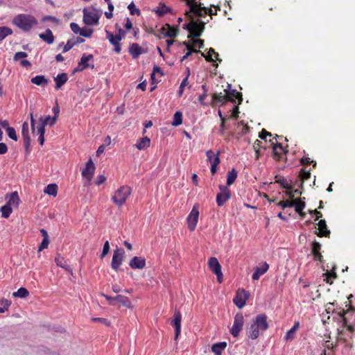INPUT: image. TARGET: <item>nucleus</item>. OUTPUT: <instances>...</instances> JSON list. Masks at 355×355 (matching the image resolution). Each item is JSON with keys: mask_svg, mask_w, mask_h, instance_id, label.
<instances>
[{"mask_svg": "<svg viewBox=\"0 0 355 355\" xmlns=\"http://www.w3.org/2000/svg\"><path fill=\"white\" fill-rule=\"evenodd\" d=\"M267 316L265 314H259L253 320L252 323L247 331V335L252 340L257 339L261 332L268 329Z\"/></svg>", "mask_w": 355, "mask_h": 355, "instance_id": "nucleus-1", "label": "nucleus"}, {"mask_svg": "<svg viewBox=\"0 0 355 355\" xmlns=\"http://www.w3.org/2000/svg\"><path fill=\"white\" fill-rule=\"evenodd\" d=\"M12 23L24 32L31 31L37 25V19L33 16L27 14L16 15L12 19Z\"/></svg>", "mask_w": 355, "mask_h": 355, "instance_id": "nucleus-2", "label": "nucleus"}, {"mask_svg": "<svg viewBox=\"0 0 355 355\" xmlns=\"http://www.w3.org/2000/svg\"><path fill=\"white\" fill-rule=\"evenodd\" d=\"M194 16L196 17L193 13H191L190 16H187L190 21L184 24L183 25V28L187 30L193 37H198L203 32L206 22L200 19L196 20L194 19Z\"/></svg>", "mask_w": 355, "mask_h": 355, "instance_id": "nucleus-3", "label": "nucleus"}, {"mask_svg": "<svg viewBox=\"0 0 355 355\" xmlns=\"http://www.w3.org/2000/svg\"><path fill=\"white\" fill-rule=\"evenodd\" d=\"M131 193L132 189L129 186H121L116 190L111 200L113 203L120 207L125 203L127 199L131 195Z\"/></svg>", "mask_w": 355, "mask_h": 355, "instance_id": "nucleus-4", "label": "nucleus"}, {"mask_svg": "<svg viewBox=\"0 0 355 355\" xmlns=\"http://www.w3.org/2000/svg\"><path fill=\"white\" fill-rule=\"evenodd\" d=\"M189 10L185 11L186 16H190L193 13L196 17H203L207 13V8L202 7L201 3L198 4L196 0H185Z\"/></svg>", "mask_w": 355, "mask_h": 355, "instance_id": "nucleus-5", "label": "nucleus"}, {"mask_svg": "<svg viewBox=\"0 0 355 355\" xmlns=\"http://www.w3.org/2000/svg\"><path fill=\"white\" fill-rule=\"evenodd\" d=\"M99 17L98 12L94 9L83 10V21L87 25H97Z\"/></svg>", "mask_w": 355, "mask_h": 355, "instance_id": "nucleus-6", "label": "nucleus"}, {"mask_svg": "<svg viewBox=\"0 0 355 355\" xmlns=\"http://www.w3.org/2000/svg\"><path fill=\"white\" fill-rule=\"evenodd\" d=\"M244 324V318L241 313H236L234 318L233 326L230 329L231 334L236 338L243 329Z\"/></svg>", "mask_w": 355, "mask_h": 355, "instance_id": "nucleus-7", "label": "nucleus"}, {"mask_svg": "<svg viewBox=\"0 0 355 355\" xmlns=\"http://www.w3.org/2000/svg\"><path fill=\"white\" fill-rule=\"evenodd\" d=\"M220 192L216 196V204L218 207H222L231 196L230 190L227 186L219 185Z\"/></svg>", "mask_w": 355, "mask_h": 355, "instance_id": "nucleus-8", "label": "nucleus"}, {"mask_svg": "<svg viewBox=\"0 0 355 355\" xmlns=\"http://www.w3.org/2000/svg\"><path fill=\"white\" fill-rule=\"evenodd\" d=\"M208 266L210 270L216 275L219 283L223 281V272L221 266L216 257H211L208 261Z\"/></svg>", "mask_w": 355, "mask_h": 355, "instance_id": "nucleus-9", "label": "nucleus"}, {"mask_svg": "<svg viewBox=\"0 0 355 355\" xmlns=\"http://www.w3.org/2000/svg\"><path fill=\"white\" fill-rule=\"evenodd\" d=\"M250 294L243 289H238L233 302L239 309H242L246 304Z\"/></svg>", "mask_w": 355, "mask_h": 355, "instance_id": "nucleus-10", "label": "nucleus"}, {"mask_svg": "<svg viewBox=\"0 0 355 355\" xmlns=\"http://www.w3.org/2000/svg\"><path fill=\"white\" fill-rule=\"evenodd\" d=\"M199 217V211L196 206H193L189 216H187V221L188 223V228L191 231H193L197 225Z\"/></svg>", "mask_w": 355, "mask_h": 355, "instance_id": "nucleus-11", "label": "nucleus"}, {"mask_svg": "<svg viewBox=\"0 0 355 355\" xmlns=\"http://www.w3.org/2000/svg\"><path fill=\"white\" fill-rule=\"evenodd\" d=\"M124 257V251L121 249H116L114 251L111 267L114 270H117L119 266L121 265L123 262V259Z\"/></svg>", "mask_w": 355, "mask_h": 355, "instance_id": "nucleus-12", "label": "nucleus"}, {"mask_svg": "<svg viewBox=\"0 0 355 355\" xmlns=\"http://www.w3.org/2000/svg\"><path fill=\"white\" fill-rule=\"evenodd\" d=\"M105 33L107 39L109 40L110 44H112L114 47V51L116 53H120L121 51L120 43L121 40H122L121 37L114 35L112 32L108 31H105Z\"/></svg>", "mask_w": 355, "mask_h": 355, "instance_id": "nucleus-13", "label": "nucleus"}, {"mask_svg": "<svg viewBox=\"0 0 355 355\" xmlns=\"http://www.w3.org/2000/svg\"><path fill=\"white\" fill-rule=\"evenodd\" d=\"M171 324L175 328V340H177L181 332L182 315L179 311L175 310Z\"/></svg>", "mask_w": 355, "mask_h": 355, "instance_id": "nucleus-14", "label": "nucleus"}, {"mask_svg": "<svg viewBox=\"0 0 355 355\" xmlns=\"http://www.w3.org/2000/svg\"><path fill=\"white\" fill-rule=\"evenodd\" d=\"M95 171V166L90 158L86 163L85 168L82 171V175L89 182L92 180Z\"/></svg>", "mask_w": 355, "mask_h": 355, "instance_id": "nucleus-15", "label": "nucleus"}, {"mask_svg": "<svg viewBox=\"0 0 355 355\" xmlns=\"http://www.w3.org/2000/svg\"><path fill=\"white\" fill-rule=\"evenodd\" d=\"M6 199L7 200V202L6 203V205L12 208L18 207L20 202V199L17 191L7 194L6 196Z\"/></svg>", "mask_w": 355, "mask_h": 355, "instance_id": "nucleus-16", "label": "nucleus"}, {"mask_svg": "<svg viewBox=\"0 0 355 355\" xmlns=\"http://www.w3.org/2000/svg\"><path fill=\"white\" fill-rule=\"evenodd\" d=\"M129 266L132 269H143L146 266V260L141 257H134L130 261Z\"/></svg>", "mask_w": 355, "mask_h": 355, "instance_id": "nucleus-17", "label": "nucleus"}, {"mask_svg": "<svg viewBox=\"0 0 355 355\" xmlns=\"http://www.w3.org/2000/svg\"><path fill=\"white\" fill-rule=\"evenodd\" d=\"M231 85H227V89H225L224 92L227 95V98L228 101H231L235 103L236 99H239L240 101H242L241 95L239 93L236 89H230Z\"/></svg>", "mask_w": 355, "mask_h": 355, "instance_id": "nucleus-18", "label": "nucleus"}, {"mask_svg": "<svg viewBox=\"0 0 355 355\" xmlns=\"http://www.w3.org/2000/svg\"><path fill=\"white\" fill-rule=\"evenodd\" d=\"M21 135L24 139V146L28 149L31 144V137L29 135L28 123L26 121H24L22 124Z\"/></svg>", "mask_w": 355, "mask_h": 355, "instance_id": "nucleus-19", "label": "nucleus"}, {"mask_svg": "<svg viewBox=\"0 0 355 355\" xmlns=\"http://www.w3.org/2000/svg\"><path fill=\"white\" fill-rule=\"evenodd\" d=\"M269 268V265L266 262H263L261 266L255 268L252 274V279L258 280L261 275L265 274Z\"/></svg>", "mask_w": 355, "mask_h": 355, "instance_id": "nucleus-20", "label": "nucleus"}, {"mask_svg": "<svg viewBox=\"0 0 355 355\" xmlns=\"http://www.w3.org/2000/svg\"><path fill=\"white\" fill-rule=\"evenodd\" d=\"M318 230L319 232L317 234L318 236H325L329 237L330 231L327 229V226L326 224V221L324 220H320L318 223Z\"/></svg>", "mask_w": 355, "mask_h": 355, "instance_id": "nucleus-21", "label": "nucleus"}, {"mask_svg": "<svg viewBox=\"0 0 355 355\" xmlns=\"http://www.w3.org/2000/svg\"><path fill=\"white\" fill-rule=\"evenodd\" d=\"M300 327V322L298 321L295 322L293 327L288 330L284 337V340L285 341H291L295 338V334L297 331L299 329Z\"/></svg>", "mask_w": 355, "mask_h": 355, "instance_id": "nucleus-22", "label": "nucleus"}, {"mask_svg": "<svg viewBox=\"0 0 355 355\" xmlns=\"http://www.w3.org/2000/svg\"><path fill=\"white\" fill-rule=\"evenodd\" d=\"M56 121L57 120H55V118H53L50 115H48L44 118L40 117L39 119L40 124L37 128H45V126L48 125L50 126H53L56 123Z\"/></svg>", "mask_w": 355, "mask_h": 355, "instance_id": "nucleus-23", "label": "nucleus"}, {"mask_svg": "<svg viewBox=\"0 0 355 355\" xmlns=\"http://www.w3.org/2000/svg\"><path fill=\"white\" fill-rule=\"evenodd\" d=\"M161 32L165 37H175L177 35L178 30L166 24L162 28Z\"/></svg>", "mask_w": 355, "mask_h": 355, "instance_id": "nucleus-24", "label": "nucleus"}, {"mask_svg": "<svg viewBox=\"0 0 355 355\" xmlns=\"http://www.w3.org/2000/svg\"><path fill=\"white\" fill-rule=\"evenodd\" d=\"M55 82V89H59L64 85L68 80V76L66 73H59L56 77H54Z\"/></svg>", "mask_w": 355, "mask_h": 355, "instance_id": "nucleus-25", "label": "nucleus"}, {"mask_svg": "<svg viewBox=\"0 0 355 355\" xmlns=\"http://www.w3.org/2000/svg\"><path fill=\"white\" fill-rule=\"evenodd\" d=\"M144 52L143 49L137 43L130 44L129 47V53L132 55L133 58H138Z\"/></svg>", "mask_w": 355, "mask_h": 355, "instance_id": "nucleus-26", "label": "nucleus"}, {"mask_svg": "<svg viewBox=\"0 0 355 355\" xmlns=\"http://www.w3.org/2000/svg\"><path fill=\"white\" fill-rule=\"evenodd\" d=\"M93 55L92 54H89V55H85L84 54L81 59H80V61L78 62V69L80 70V71H82L86 68H87L89 67V64L88 62L91 60H93Z\"/></svg>", "mask_w": 355, "mask_h": 355, "instance_id": "nucleus-27", "label": "nucleus"}, {"mask_svg": "<svg viewBox=\"0 0 355 355\" xmlns=\"http://www.w3.org/2000/svg\"><path fill=\"white\" fill-rule=\"evenodd\" d=\"M212 101L213 103L215 104H224L225 102L228 101L227 98L226 94H223L222 92L220 93H214L212 95Z\"/></svg>", "mask_w": 355, "mask_h": 355, "instance_id": "nucleus-28", "label": "nucleus"}, {"mask_svg": "<svg viewBox=\"0 0 355 355\" xmlns=\"http://www.w3.org/2000/svg\"><path fill=\"white\" fill-rule=\"evenodd\" d=\"M150 140L148 137L141 138L135 144V147L138 150H145L150 146Z\"/></svg>", "mask_w": 355, "mask_h": 355, "instance_id": "nucleus-29", "label": "nucleus"}, {"mask_svg": "<svg viewBox=\"0 0 355 355\" xmlns=\"http://www.w3.org/2000/svg\"><path fill=\"white\" fill-rule=\"evenodd\" d=\"M226 347V342L217 343L212 345L211 351L215 354V355H222V351L224 350Z\"/></svg>", "mask_w": 355, "mask_h": 355, "instance_id": "nucleus-30", "label": "nucleus"}, {"mask_svg": "<svg viewBox=\"0 0 355 355\" xmlns=\"http://www.w3.org/2000/svg\"><path fill=\"white\" fill-rule=\"evenodd\" d=\"M40 37L49 44L53 43L54 41V36L50 29H47L44 33H40Z\"/></svg>", "mask_w": 355, "mask_h": 355, "instance_id": "nucleus-31", "label": "nucleus"}, {"mask_svg": "<svg viewBox=\"0 0 355 355\" xmlns=\"http://www.w3.org/2000/svg\"><path fill=\"white\" fill-rule=\"evenodd\" d=\"M31 82L38 86H46L47 85L49 80L44 77V76H36L31 78Z\"/></svg>", "mask_w": 355, "mask_h": 355, "instance_id": "nucleus-32", "label": "nucleus"}, {"mask_svg": "<svg viewBox=\"0 0 355 355\" xmlns=\"http://www.w3.org/2000/svg\"><path fill=\"white\" fill-rule=\"evenodd\" d=\"M114 299H116L115 302L116 301L119 302V303L122 304L124 306H125L127 308L132 307L131 302L130 301L128 297H127L125 296H123L121 295H118L117 296H116L114 297Z\"/></svg>", "mask_w": 355, "mask_h": 355, "instance_id": "nucleus-33", "label": "nucleus"}, {"mask_svg": "<svg viewBox=\"0 0 355 355\" xmlns=\"http://www.w3.org/2000/svg\"><path fill=\"white\" fill-rule=\"evenodd\" d=\"M44 192L55 197L58 193V186L55 184H50L44 189Z\"/></svg>", "mask_w": 355, "mask_h": 355, "instance_id": "nucleus-34", "label": "nucleus"}, {"mask_svg": "<svg viewBox=\"0 0 355 355\" xmlns=\"http://www.w3.org/2000/svg\"><path fill=\"white\" fill-rule=\"evenodd\" d=\"M237 178V172L234 168L229 171L227 175V187L232 185Z\"/></svg>", "mask_w": 355, "mask_h": 355, "instance_id": "nucleus-35", "label": "nucleus"}, {"mask_svg": "<svg viewBox=\"0 0 355 355\" xmlns=\"http://www.w3.org/2000/svg\"><path fill=\"white\" fill-rule=\"evenodd\" d=\"M272 144L273 145V153L275 156L278 159L282 158V156L284 152L282 145L277 143L275 144L272 143Z\"/></svg>", "mask_w": 355, "mask_h": 355, "instance_id": "nucleus-36", "label": "nucleus"}, {"mask_svg": "<svg viewBox=\"0 0 355 355\" xmlns=\"http://www.w3.org/2000/svg\"><path fill=\"white\" fill-rule=\"evenodd\" d=\"M12 33V31L11 28L7 26H0V41L3 40L8 35H10Z\"/></svg>", "mask_w": 355, "mask_h": 355, "instance_id": "nucleus-37", "label": "nucleus"}, {"mask_svg": "<svg viewBox=\"0 0 355 355\" xmlns=\"http://www.w3.org/2000/svg\"><path fill=\"white\" fill-rule=\"evenodd\" d=\"M13 296L15 297L24 298L28 296L29 292L25 288H20L16 292L13 293Z\"/></svg>", "mask_w": 355, "mask_h": 355, "instance_id": "nucleus-38", "label": "nucleus"}, {"mask_svg": "<svg viewBox=\"0 0 355 355\" xmlns=\"http://www.w3.org/2000/svg\"><path fill=\"white\" fill-rule=\"evenodd\" d=\"M293 207L296 212H301L305 207V202L300 198L299 200H293Z\"/></svg>", "mask_w": 355, "mask_h": 355, "instance_id": "nucleus-39", "label": "nucleus"}, {"mask_svg": "<svg viewBox=\"0 0 355 355\" xmlns=\"http://www.w3.org/2000/svg\"><path fill=\"white\" fill-rule=\"evenodd\" d=\"M0 211L1 216L4 218H8L12 212V208L5 205L1 207Z\"/></svg>", "mask_w": 355, "mask_h": 355, "instance_id": "nucleus-40", "label": "nucleus"}, {"mask_svg": "<svg viewBox=\"0 0 355 355\" xmlns=\"http://www.w3.org/2000/svg\"><path fill=\"white\" fill-rule=\"evenodd\" d=\"M219 163H220L219 153H217L216 154V156H214L213 162H212V164H211V173L212 175H214L216 173V168Z\"/></svg>", "mask_w": 355, "mask_h": 355, "instance_id": "nucleus-41", "label": "nucleus"}, {"mask_svg": "<svg viewBox=\"0 0 355 355\" xmlns=\"http://www.w3.org/2000/svg\"><path fill=\"white\" fill-rule=\"evenodd\" d=\"M182 123V114L180 112H176L173 116V121L172 125L174 126H178Z\"/></svg>", "mask_w": 355, "mask_h": 355, "instance_id": "nucleus-42", "label": "nucleus"}, {"mask_svg": "<svg viewBox=\"0 0 355 355\" xmlns=\"http://www.w3.org/2000/svg\"><path fill=\"white\" fill-rule=\"evenodd\" d=\"M184 45H185L187 46V49H188V51L187 53L181 58L180 61L182 62L184 61L185 59H187L189 55H191V53L193 52H195V53H199L200 52V50H193L191 49V46L189 44H188L186 42H184L182 43Z\"/></svg>", "mask_w": 355, "mask_h": 355, "instance_id": "nucleus-43", "label": "nucleus"}, {"mask_svg": "<svg viewBox=\"0 0 355 355\" xmlns=\"http://www.w3.org/2000/svg\"><path fill=\"white\" fill-rule=\"evenodd\" d=\"M155 12L159 16H163L170 12V8L163 5L162 6L158 7Z\"/></svg>", "mask_w": 355, "mask_h": 355, "instance_id": "nucleus-44", "label": "nucleus"}, {"mask_svg": "<svg viewBox=\"0 0 355 355\" xmlns=\"http://www.w3.org/2000/svg\"><path fill=\"white\" fill-rule=\"evenodd\" d=\"M128 10L130 11V15H136L139 16L141 14L140 10L138 8H136L134 2H131L128 5Z\"/></svg>", "mask_w": 355, "mask_h": 355, "instance_id": "nucleus-45", "label": "nucleus"}, {"mask_svg": "<svg viewBox=\"0 0 355 355\" xmlns=\"http://www.w3.org/2000/svg\"><path fill=\"white\" fill-rule=\"evenodd\" d=\"M37 132L39 135L38 141L41 146H42L44 143V133L45 128H37Z\"/></svg>", "mask_w": 355, "mask_h": 355, "instance_id": "nucleus-46", "label": "nucleus"}, {"mask_svg": "<svg viewBox=\"0 0 355 355\" xmlns=\"http://www.w3.org/2000/svg\"><path fill=\"white\" fill-rule=\"evenodd\" d=\"M6 132L8 134V136L10 139H13L15 141L17 140V136L16 131H15L14 128H12V127H7Z\"/></svg>", "mask_w": 355, "mask_h": 355, "instance_id": "nucleus-47", "label": "nucleus"}, {"mask_svg": "<svg viewBox=\"0 0 355 355\" xmlns=\"http://www.w3.org/2000/svg\"><path fill=\"white\" fill-rule=\"evenodd\" d=\"M93 33V30L86 27L82 28L80 35L85 37H90Z\"/></svg>", "mask_w": 355, "mask_h": 355, "instance_id": "nucleus-48", "label": "nucleus"}, {"mask_svg": "<svg viewBox=\"0 0 355 355\" xmlns=\"http://www.w3.org/2000/svg\"><path fill=\"white\" fill-rule=\"evenodd\" d=\"M278 206L282 207L283 209H285L286 207H293V200H282L277 202V204Z\"/></svg>", "mask_w": 355, "mask_h": 355, "instance_id": "nucleus-49", "label": "nucleus"}, {"mask_svg": "<svg viewBox=\"0 0 355 355\" xmlns=\"http://www.w3.org/2000/svg\"><path fill=\"white\" fill-rule=\"evenodd\" d=\"M55 261L57 264L58 266H60L62 268H67V264H66V261H64V259L60 257V255H58L55 259Z\"/></svg>", "mask_w": 355, "mask_h": 355, "instance_id": "nucleus-50", "label": "nucleus"}, {"mask_svg": "<svg viewBox=\"0 0 355 355\" xmlns=\"http://www.w3.org/2000/svg\"><path fill=\"white\" fill-rule=\"evenodd\" d=\"M321 250V244L319 242L313 241L311 244L312 254L319 253Z\"/></svg>", "mask_w": 355, "mask_h": 355, "instance_id": "nucleus-51", "label": "nucleus"}, {"mask_svg": "<svg viewBox=\"0 0 355 355\" xmlns=\"http://www.w3.org/2000/svg\"><path fill=\"white\" fill-rule=\"evenodd\" d=\"M188 85V76H187L186 78H184L181 84H180V86L179 87V90H178V96H181L183 94V92H184V87Z\"/></svg>", "mask_w": 355, "mask_h": 355, "instance_id": "nucleus-52", "label": "nucleus"}, {"mask_svg": "<svg viewBox=\"0 0 355 355\" xmlns=\"http://www.w3.org/2000/svg\"><path fill=\"white\" fill-rule=\"evenodd\" d=\"M27 56H28L27 53H26L24 51H19V52L15 53V54L14 55L13 59L15 61H17L19 60H21V59L25 58Z\"/></svg>", "mask_w": 355, "mask_h": 355, "instance_id": "nucleus-53", "label": "nucleus"}, {"mask_svg": "<svg viewBox=\"0 0 355 355\" xmlns=\"http://www.w3.org/2000/svg\"><path fill=\"white\" fill-rule=\"evenodd\" d=\"M42 20L44 21H50L51 23H54V24H60V20L55 17H53V16H51V15H48V16H45Z\"/></svg>", "mask_w": 355, "mask_h": 355, "instance_id": "nucleus-54", "label": "nucleus"}, {"mask_svg": "<svg viewBox=\"0 0 355 355\" xmlns=\"http://www.w3.org/2000/svg\"><path fill=\"white\" fill-rule=\"evenodd\" d=\"M110 251V243L108 241H106L103 245V251L101 255V258L105 257Z\"/></svg>", "mask_w": 355, "mask_h": 355, "instance_id": "nucleus-55", "label": "nucleus"}, {"mask_svg": "<svg viewBox=\"0 0 355 355\" xmlns=\"http://www.w3.org/2000/svg\"><path fill=\"white\" fill-rule=\"evenodd\" d=\"M70 28H71V31L75 34H79L80 35V31H81L82 28H80V26H78V24H76L75 22H71L70 24Z\"/></svg>", "mask_w": 355, "mask_h": 355, "instance_id": "nucleus-56", "label": "nucleus"}, {"mask_svg": "<svg viewBox=\"0 0 355 355\" xmlns=\"http://www.w3.org/2000/svg\"><path fill=\"white\" fill-rule=\"evenodd\" d=\"M49 244V239H43L40 247H39V249H38V252H40L42 250H43L44 249H46L48 248V245Z\"/></svg>", "mask_w": 355, "mask_h": 355, "instance_id": "nucleus-57", "label": "nucleus"}, {"mask_svg": "<svg viewBox=\"0 0 355 355\" xmlns=\"http://www.w3.org/2000/svg\"><path fill=\"white\" fill-rule=\"evenodd\" d=\"M74 46V43L73 42L72 40H69L67 42V44L64 46L63 48V53H66L69 51L71 49H72Z\"/></svg>", "mask_w": 355, "mask_h": 355, "instance_id": "nucleus-58", "label": "nucleus"}, {"mask_svg": "<svg viewBox=\"0 0 355 355\" xmlns=\"http://www.w3.org/2000/svg\"><path fill=\"white\" fill-rule=\"evenodd\" d=\"M92 320L94 322H99L103 323L107 326H109L110 324V322L109 321H107L106 319L102 318H92Z\"/></svg>", "mask_w": 355, "mask_h": 355, "instance_id": "nucleus-59", "label": "nucleus"}, {"mask_svg": "<svg viewBox=\"0 0 355 355\" xmlns=\"http://www.w3.org/2000/svg\"><path fill=\"white\" fill-rule=\"evenodd\" d=\"M206 155L207 157V160L211 163V164H212L214 156H216L212 150H209L206 152Z\"/></svg>", "mask_w": 355, "mask_h": 355, "instance_id": "nucleus-60", "label": "nucleus"}, {"mask_svg": "<svg viewBox=\"0 0 355 355\" xmlns=\"http://www.w3.org/2000/svg\"><path fill=\"white\" fill-rule=\"evenodd\" d=\"M30 119H31V128L32 130V132L35 133V120L33 117V113L30 114Z\"/></svg>", "mask_w": 355, "mask_h": 355, "instance_id": "nucleus-61", "label": "nucleus"}, {"mask_svg": "<svg viewBox=\"0 0 355 355\" xmlns=\"http://www.w3.org/2000/svg\"><path fill=\"white\" fill-rule=\"evenodd\" d=\"M105 180L106 178L104 175H98L97 179L96 180V184L101 185V184L104 183Z\"/></svg>", "mask_w": 355, "mask_h": 355, "instance_id": "nucleus-62", "label": "nucleus"}, {"mask_svg": "<svg viewBox=\"0 0 355 355\" xmlns=\"http://www.w3.org/2000/svg\"><path fill=\"white\" fill-rule=\"evenodd\" d=\"M271 133L270 132H268V131H266L265 129H263L261 130V132H260L259 134V137L261 139H266L267 136H271Z\"/></svg>", "mask_w": 355, "mask_h": 355, "instance_id": "nucleus-63", "label": "nucleus"}, {"mask_svg": "<svg viewBox=\"0 0 355 355\" xmlns=\"http://www.w3.org/2000/svg\"><path fill=\"white\" fill-rule=\"evenodd\" d=\"M8 151V147L6 144L0 143V155H3Z\"/></svg>", "mask_w": 355, "mask_h": 355, "instance_id": "nucleus-64", "label": "nucleus"}]
</instances>
